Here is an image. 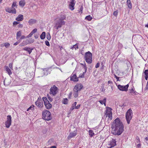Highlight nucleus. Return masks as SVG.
<instances>
[{"mask_svg":"<svg viewBox=\"0 0 148 148\" xmlns=\"http://www.w3.org/2000/svg\"><path fill=\"white\" fill-rule=\"evenodd\" d=\"M112 133L115 135H120L123 131L124 126L120 119L116 118L113 122L112 127Z\"/></svg>","mask_w":148,"mask_h":148,"instance_id":"nucleus-1","label":"nucleus"},{"mask_svg":"<svg viewBox=\"0 0 148 148\" xmlns=\"http://www.w3.org/2000/svg\"><path fill=\"white\" fill-rule=\"evenodd\" d=\"M50 112L48 110L44 111L42 113V119L47 121H49L51 119Z\"/></svg>","mask_w":148,"mask_h":148,"instance_id":"nucleus-2","label":"nucleus"},{"mask_svg":"<svg viewBox=\"0 0 148 148\" xmlns=\"http://www.w3.org/2000/svg\"><path fill=\"white\" fill-rule=\"evenodd\" d=\"M84 58L86 62L88 64H90L92 62V54L88 51L85 53Z\"/></svg>","mask_w":148,"mask_h":148,"instance_id":"nucleus-3","label":"nucleus"},{"mask_svg":"<svg viewBox=\"0 0 148 148\" xmlns=\"http://www.w3.org/2000/svg\"><path fill=\"white\" fill-rule=\"evenodd\" d=\"M132 111L130 109L128 110L125 114V117L128 124L130 123V121L132 118Z\"/></svg>","mask_w":148,"mask_h":148,"instance_id":"nucleus-4","label":"nucleus"},{"mask_svg":"<svg viewBox=\"0 0 148 148\" xmlns=\"http://www.w3.org/2000/svg\"><path fill=\"white\" fill-rule=\"evenodd\" d=\"M65 22L62 21L61 18H59L57 20L55 23L54 27L57 29L62 27V26L64 25Z\"/></svg>","mask_w":148,"mask_h":148,"instance_id":"nucleus-5","label":"nucleus"},{"mask_svg":"<svg viewBox=\"0 0 148 148\" xmlns=\"http://www.w3.org/2000/svg\"><path fill=\"white\" fill-rule=\"evenodd\" d=\"M42 99L46 108L48 109L51 108L52 107L51 104L49 103V102L47 100V98L46 97H43Z\"/></svg>","mask_w":148,"mask_h":148,"instance_id":"nucleus-6","label":"nucleus"},{"mask_svg":"<svg viewBox=\"0 0 148 148\" xmlns=\"http://www.w3.org/2000/svg\"><path fill=\"white\" fill-rule=\"evenodd\" d=\"M108 145L109 146H108V148H111L114 147L116 145V141L115 139L112 138L110 141L108 142Z\"/></svg>","mask_w":148,"mask_h":148,"instance_id":"nucleus-7","label":"nucleus"},{"mask_svg":"<svg viewBox=\"0 0 148 148\" xmlns=\"http://www.w3.org/2000/svg\"><path fill=\"white\" fill-rule=\"evenodd\" d=\"M58 89V88L54 85L50 89V94L52 95L53 96H55L57 92Z\"/></svg>","mask_w":148,"mask_h":148,"instance_id":"nucleus-8","label":"nucleus"},{"mask_svg":"<svg viewBox=\"0 0 148 148\" xmlns=\"http://www.w3.org/2000/svg\"><path fill=\"white\" fill-rule=\"evenodd\" d=\"M12 123V118L10 115H8L7 116V120L5 122V125L6 127L8 128L11 125Z\"/></svg>","mask_w":148,"mask_h":148,"instance_id":"nucleus-9","label":"nucleus"},{"mask_svg":"<svg viewBox=\"0 0 148 148\" xmlns=\"http://www.w3.org/2000/svg\"><path fill=\"white\" fill-rule=\"evenodd\" d=\"M129 85L128 84L125 86H121L119 85L117 86L118 88L120 90L127 91L128 90Z\"/></svg>","mask_w":148,"mask_h":148,"instance_id":"nucleus-10","label":"nucleus"},{"mask_svg":"<svg viewBox=\"0 0 148 148\" xmlns=\"http://www.w3.org/2000/svg\"><path fill=\"white\" fill-rule=\"evenodd\" d=\"M5 11L6 12L9 13L13 14H16V11L15 8H12V6L11 8H7L5 9Z\"/></svg>","mask_w":148,"mask_h":148,"instance_id":"nucleus-11","label":"nucleus"},{"mask_svg":"<svg viewBox=\"0 0 148 148\" xmlns=\"http://www.w3.org/2000/svg\"><path fill=\"white\" fill-rule=\"evenodd\" d=\"M35 103L40 108H41L43 106V102L41 98H38Z\"/></svg>","mask_w":148,"mask_h":148,"instance_id":"nucleus-12","label":"nucleus"},{"mask_svg":"<svg viewBox=\"0 0 148 148\" xmlns=\"http://www.w3.org/2000/svg\"><path fill=\"white\" fill-rule=\"evenodd\" d=\"M83 87V85L81 84H77L75 86L73 89L79 92L81 90Z\"/></svg>","mask_w":148,"mask_h":148,"instance_id":"nucleus-13","label":"nucleus"},{"mask_svg":"<svg viewBox=\"0 0 148 148\" xmlns=\"http://www.w3.org/2000/svg\"><path fill=\"white\" fill-rule=\"evenodd\" d=\"M77 130L74 131L73 132H71L70 133L69 136L68 137V139H70L72 138H73L74 136H75L77 134Z\"/></svg>","mask_w":148,"mask_h":148,"instance_id":"nucleus-14","label":"nucleus"},{"mask_svg":"<svg viewBox=\"0 0 148 148\" xmlns=\"http://www.w3.org/2000/svg\"><path fill=\"white\" fill-rule=\"evenodd\" d=\"M71 80L74 82H77L78 81V78L76 74H74L73 76H71Z\"/></svg>","mask_w":148,"mask_h":148,"instance_id":"nucleus-15","label":"nucleus"},{"mask_svg":"<svg viewBox=\"0 0 148 148\" xmlns=\"http://www.w3.org/2000/svg\"><path fill=\"white\" fill-rule=\"evenodd\" d=\"M37 31V29L36 28L34 29L27 36V38H29L31 37L32 35Z\"/></svg>","mask_w":148,"mask_h":148,"instance_id":"nucleus-16","label":"nucleus"},{"mask_svg":"<svg viewBox=\"0 0 148 148\" xmlns=\"http://www.w3.org/2000/svg\"><path fill=\"white\" fill-rule=\"evenodd\" d=\"M23 20V16L21 14L19 15L16 19V20L18 21H20Z\"/></svg>","mask_w":148,"mask_h":148,"instance_id":"nucleus-17","label":"nucleus"},{"mask_svg":"<svg viewBox=\"0 0 148 148\" xmlns=\"http://www.w3.org/2000/svg\"><path fill=\"white\" fill-rule=\"evenodd\" d=\"M23 49L25 51H27L30 54L32 52V50L33 49V48H30L29 47H25L23 48Z\"/></svg>","mask_w":148,"mask_h":148,"instance_id":"nucleus-18","label":"nucleus"},{"mask_svg":"<svg viewBox=\"0 0 148 148\" xmlns=\"http://www.w3.org/2000/svg\"><path fill=\"white\" fill-rule=\"evenodd\" d=\"M106 98H104L103 100H100L99 102L101 104H104L105 106H106Z\"/></svg>","mask_w":148,"mask_h":148,"instance_id":"nucleus-19","label":"nucleus"},{"mask_svg":"<svg viewBox=\"0 0 148 148\" xmlns=\"http://www.w3.org/2000/svg\"><path fill=\"white\" fill-rule=\"evenodd\" d=\"M5 71L7 72L8 73L9 75L12 74V72L11 71L10 69L8 66H5Z\"/></svg>","mask_w":148,"mask_h":148,"instance_id":"nucleus-20","label":"nucleus"},{"mask_svg":"<svg viewBox=\"0 0 148 148\" xmlns=\"http://www.w3.org/2000/svg\"><path fill=\"white\" fill-rule=\"evenodd\" d=\"M112 108L108 107H106L105 113H112Z\"/></svg>","mask_w":148,"mask_h":148,"instance_id":"nucleus-21","label":"nucleus"},{"mask_svg":"<svg viewBox=\"0 0 148 148\" xmlns=\"http://www.w3.org/2000/svg\"><path fill=\"white\" fill-rule=\"evenodd\" d=\"M78 92L79 91L73 89V95L76 98L78 97Z\"/></svg>","mask_w":148,"mask_h":148,"instance_id":"nucleus-22","label":"nucleus"},{"mask_svg":"<svg viewBox=\"0 0 148 148\" xmlns=\"http://www.w3.org/2000/svg\"><path fill=\"white\" fill-rule=\"evenodd\" d=\"M36 20L34 19H31L29 20L28 23L29 25H32L36 23Z\"/></svg>","mask_w":148,"mask_h":148,"instance_id":"nucleus-23","label":"nucleus"},{"mask_svg":"<svg viewBox=\"0 0 148 148\" xmlns=\"http://www.w3.org/2000/svg\"><path fill=\"white\" fill-rule=\"evenodd\" d=\"M127 3L128 7L131 9L132 8V3L130 0H127Z\"/></svg>","mask_w":148,"mask_h":148,"instance_id":"nucleus-24","label":"nucleus"},{"mask_svg":"<svg viewBox=\"0 0 148 148\" xmlns=\"http://www.w3.org/2000/svg\"><path fill=\"white\" fill-rule=\"evenodd\" d=\"M21 31H18L16 34V39L18 40L19 38V37L21 36Z\"/></svg>","mask_w":148,"mask_h":148,"instance_id":"nucleus-25","label":"nucleus"},{"mask_svg":"<svg viewBox=\"0 0 148 148\" xmlns=\"http://www.w3.org/2000/svg\"><path fill=\"white\" fill-rule=\"evenodd\" d=\"M46 36V33L45 32H43L40 36V38L41 39H44Z\"/></svg>","mask_w":148,"mask_h":148,"instance_id":"nucleus-26","label":"nucleus"},{"mask_svg":"<svg viewBox=\"0 0 148 148\" xmlns=\"http://www.w3.org/2000/svg\"><path fill=\"white\" fill-rule=\"evenodd\" d=\"M28 43L27 42V40L23 41L22 43H21L19 45V46L20 47H23L26 45Z\"/></svg>","mask_w":148,"mask_h":148,"instance_id":"nucleus-27","label":"nucleus"},{"mask_svg":"<svg viewBox=\"0 0 148 148\" xmlns=\"http://www.w3.org/2000/svg\"><path fill=\"white\" fill-rule=\"evenodd\" d=\"M25 2L24 0H21L19 1V5L23 7L25 4Z\"/></svg>","mask_w":148,"mask_h":148,"instance_id":"nucleus-28","label":"nucleus"},{"mask_svg":"<svg viewBox=\"0 0 148 148\" xmlns=\"http://www.w3.org/2000/svg\"><path fill=\"white\" fill-rule=\"evenodd\" d=\"M105 115H106V116H108L109 118H110L111 120L112 119V113H105Z\"/></svg>","mask_w":148,"mask_h":148,"instance_id":"nucleus-29","label":"nucleus"},{"mask_svg":"<svg viewBox=\"0 0 148 148\" xmlns=\"http://www.w3.org/2000/svg\"><path fill=\"white\" fill-rule=\"evenodd\" d=\"M113 82L112 81H109L108 82V85L110 86L112 90V85Z\"/></svg>","mask_w":148,"mask_h":148,"instance_id":"nucleus-30","label":"nucleus"},{"mask_svg":"<svg viewBox=\"0 0 148 148\" xmlns=\"http://www.w3.org/2000/svg\"><path fill=\"white\" fill-rule=\"evenodd\" d=\"M75 5L69 3V8L71 10H73L74 9V6Z\"/></svg>","mask_w":148,"mask_h":148,"instance_id":"nucleus-31","label":"nucleus"},{"mask_svg":"<svg viewBox=\"0 0 148 148\" xmlns=\"http://www.w3.org/2000/svg\"><path fill=\"white\" fill-rule=\"evenodd\" d=\"M89 135L91 137H92L94 135V133L93 131L92 130H89Z\"/></svg>","mask_w":148,"mask_h":148,"instance_id":"nucleus-32","label":"nucleus"},{"mask_svg":"<svg viewBox=\"0 0 148 148\" xmlns=\"http://www.w3.org/2000/svg\"><path fill=\"white\" fill-rule=\"evenodd\" d=\"M85 19L88 21H90L92 19V17L90 15H89L86 16Z\"/></svg>","mask_w":148,"mask_h":148,"instance_id":"nucleus-33","label":"nucleus"},{"mask_svg":"<svg viewBox=\"0 0 148 148\" xmlns=\"http://www.w3.org/2000/svg\"><path fill=\"white\" fill-rule=\"evenodd\" d=\"M12 6V8L15 7L16 8H17V5L16 4V1L13 2Z\"/></svg>","mask_w":148,"mask_h":148,"instance_id":"nucleus-34","label":"nucleus"},{"mask_svg":"<svg viewBox=\"0 0 148 148\" xmlns=\"http://www.w3.org/2000/svg\"><path fill=\"white\" fill-rule=\"evenodd\" d=\"M68 99L67 98L64 99L62 102L63 103L66 104L68 103Z\"/></svg>","mask_w":148,"mask_h":148,"instance_id":"nucleus-35","label":"nucleus"},{"mask_svg":"<svg viewBox=\"0 0 148 148\" xmlns=\"http://www.w3.org/2000/svg\"><path fill=\"white\" fill-rule=\"evenodd\" d=\"M46 37L48 40H49L51 39V36L49 33H48L47 34Z\"/></svg>","mask_w":148,"mask_h":148,"instance_id":"nucleus-36","label":"nucleus"},{"mask_svg":"<svg viewBox=\"0 0 148 148\" xmlns=\"http://www.w3.org/2000/svg\"><path fill=\"white\" fill-rule=\"evenodd\" d=\"M66 18V17L65 16L62 15H60V17L59 18H61L62 21L65 19Z\"/></svg>","mask_w":148,"mask_h":148,"instance_id":"nucleus-37","label":"nucleus"},{"mask_svg":"<svg viewBox=\"0 0 148 148\" xmlns=\"http://www.w3.org/2000/svg\"><path fill=\"white\" fill-rule=\"evenodd\" d=\"M10 45V44L8 43H5L4 44V46L6 47V48H8L9 47Z\"/></svg>","mask_w":148,"mask_h":148,"instance_id":"nucleus-38","label":"nucleus"},{"mask_svg":"<svg viewBox=\"0 0 148 148\" xmlns=\"http://www.w3.org/2000/svg\"><path fill=\"white\" fill-rule=\"evenodd\" d=\"M84 69H85V71L82 74H84H84L86 72V71H87V67H86V65H84Z\"/></svg>","mask_w":148,"mask_h":148,"instance_id":"nucleus-39","label":"nucleus"},{"mask_svg":"<svg viewBox=\"0 0 148 148\" xmlns=\"http://www.w3.org/2000/svg\"><path fill=\"white\" fill-rule=\"evenodd\" d=\"M118 12L117 11H115L113 12V15L115 16H116L118 14Z\"/></svg>","mask_w":148,"mask_h":148,"instance_id":"nucleus-40","label":"nucleus"},{"mask_svg":"<svg viewBox=\"0 0 148 148\" xmlns=\"http://www.w3.org/2000/svg\"><path fill=\"white\" fill-rule=\"evenodd\" d=\"M75 0H71V2L69 3L75 5Z\"/></svg>","mask_w":148,"mask_h":148,"instance_id":"nucleus-41","label":"nucleus"},{"mask_svg":"<svg viewBox=\"0 0 148 148\" xmlns=\"http://www.w3.org/2000/svg\"><path fill=\"white\" fill-rule=\"evenodd\" d=\"M144 73L145 75H148V70H146L145 71Z\"/></svg>","mask_w":148,"mask_h":148,"instance_id":"nucleus-42","label":"nucleus"},{"mask_svg":"<svg viewBox=\"0 0 148 148\" xmlns=\"http://www.w3.org/2000/svg\"><path fill=\"white\" fill-rule=\"evenodd\" d=\"M45 44L46 45H47L48 46H50V44L49 43V41H48L47 40H46L45 41Z\"/></svg>","mask_w":148,"mask_h":148,"instance_id":"nucleus-43","label":"nucleus"},{"mask_svg":"<svg viewBox=\"0 0 148 148\" xmlns=\"http://www.w3.org/2000/svg\"><path fill=\"white\" fill-rule=\"evenodd\" d=\"M72 48H75V49H78V46L76 44L75 45H73Z\"/></svg>","mask_w":148,"mask_h":148,"instance_id":"nucleus-44","label":"nucleus"},{"mask_svg":"<svg viewBox=\"0 0 148 148\" xmlns=\"http://www.w3.org/2000/svg\"><path fill=\"white\" fill-rule=\"evenodd\" d=\"M9 66L11 69H13L12 63H10L9 64Z\"/></svg>","mask_w":148,"mask_h":148,"instance_id":"nucleus-45","label":"nucleus"},{"mask_svg":"<svg viewBox=\"0 0 148 148\" xmlns=\"http://www.w3.org/2000/svg\"><path fill=\"white\" fill-rule=\"evenodd\" d=\"M83 10V8L82 6H81L80 9V11H79V12L80 13H82V10Z\"/></svg>","mask_w":148,"mask_h":148,"instance_id":"nucleus-46","label":"nucleus"},{"mask_svg":"<svg viewBox=\"0 0 148 148\" xmlns=\"http://www.w3.org/2000/svg\"><path fill=\"white\" fill-rule=\"evenodd\" d=\"M47 97L48 98V99L50 102H51L53 101V99L52 98H51L49 96H48Z\"/></svg>","mask_w":148,"mask_h":148,"instance_id":"nucleus-47","label":"nucleus"},{"mask_svg":"<svg viewBox=\"0 0 148 148\" xmlns=\"http://www.w3.org/2000/svg\"><path fill=\"white\" fill-rule=\"evenodd\" d=\"M19 23V22H17V21H14L13 23V25H16L18 24Z\"/></svg>","mask_w":148,"mask_h":148,"instance_id":"nucleus-48","label":"nucleus"},{"mask_svg":"<svg viewBox=\"0 0 148 148\" xmlns=\"http://www.w3.org/2000/svg\"><path fill=\"white\" fill-rule=\"evenodd\" d=\"M80 104L78 105L77 106H75V109H78L79 108V107H80Z\"/></svg>","mask_w":148,"mask_h":148,"instance_id":"nucleus-49","label":"nucleus"},{"mask_svg":"<svg viewBox=\"0 0 148 148\" xmlns=\"http://www.w3.org/2000/svg\"><path fill=\"white\" fill-rule=\"evenodd\" d=\"M131 93H132V95H135L136 94V92L134 91Z\"/></svg>","mask_w":148,"mask_h":148,"instance_id":"nucleus-50","label":"nucleus"},{"mask_svg":"<svg viewBox=\"0 0 148 148\" xmlns=\"http://www.w3.org/2000/svg\"><path fill=\"white\" fill-rule=\"evenodd\" d=\"M72 92H71L69 93V98H71V96H72Z\"/></svg>","mask_w":148,"mask_h":148,"instance_id":"nucleus-51","label":"nucleus"},{"mask_svg":"<svg viewBox=\"0 0 148 148\" xmlns=\"http://www.w3.org/2000/svg\"><path fill=\"white\" fill-rule=\"evenodd\" d=\"M25 38V36H24L23 35V36H21V37L20 38V39L21 40L23 39L24 38Z\"/></svg>","mask_w":148,"mask_h":148,"instance_id":"nucleus-52","label":"nucleus"},{"mask_svg":"<svg viewBox=\"0 0 148 148\" xmlns=\"http://www.w3.org/2000/svg\"><path fill=\"white\" fill-rule=\"evenodd\" d=\"M99 63H98L96 64V65H95V67L96 68H98V67H99Z\"/></svg>","mask_w":148,"mask_h":148,"instance_id":"nucleus-53","label":"nucleus"},{"mask_svg":"<svg viewBox=\"0 0 148 148\" xmlns=\"http://www.w3.org/2000/svg\"><path fill=\"white\" fill-rule=\"evenodd\" d=\"M76 104L77 102H75L73 104H72V106H73V107H75V106H76Z\"/></svg>","mask_w":148,"mask_h":148,"instance_id":"nucleus-54","label":"nucleus"},{"mask_svg":"<svg viewBox=\"0 0 148 148\" xmlns=\"http://www.w3.org/2000/svg\"><path fill=\"white\" fill-rule=\"evenodd\" d=\"M23 27V25L22 24H20L18 25V27L19 28H22Z\"/></svg>","mask_w":148,"mask_h":148,"instance_id":"nucleus-55","label":"nucleus"},{"mask_svg":"<svg viewBox=\"0 0 148 148\" xmlns=\"http://www.w3.org/2000/svg\"><path fill=\"white\" fill-rule=\"evenodd\" d=\"M74 108H75V107H73V106H72L71 108L70 109V110L72 111L73 110Z\"/></svg>","mask_w":148,"mask_h":148,"instance_id":"nucleus-56","label":"nucleus"},{"mask_svg":"<svg viewBox=\"0 0 148 148\" xmlns=\"http://www.w3.org/2000/svg\"><path fill=\"white\" fill-rule=\"evenodd\" d=\"M34 37L35 38L37 39L38 38V35H36L34 36Z\"/></svg>","mask_w":148,"mask_h":148,"instance_id":"nucleus-57","label":"nucleus"},{"mask_svg":"<svg viewBox=\"0 0 148 148\" xmlns=\"http://www.w3.org/2000/svg\"><path fill=\"white\" fill-rule=\"evenodd\" d=\"M134 91V90L132 88L130 90V93H131V92H133Z\"/></svg>","mask_w":148,"mask_h":148,"instance_id":"nucleus-58","label":"nucleus"},{"mask_svg":"<svg viewBox=\"0 0 148 148\" xmlns=\"http://www.w3.org/2000/svg\"><path fill=\"white\" fill-rule=\"evenodd\" d=\"M84 77V74H82V75H80L79 76V77Z\"/></svg>","mask_w":148,"mask_h":148,"instance_id":"nucleus-59","label":"nucleus"},{"mask_svg":"<svg viewBox=\"0 0 148 148\" xmlns=\"http://www.w3.org/2000/svg\"><path fill=\"white\" fill-rule=\"evenodd\" d=\"M148 77V75H145V78L146 80H147Z\"/></svg>","mask_w":148,"mask_h":148,"instance_id":"nucleus-60","label":"nucleus"},{"mask_svg":"<svg viewBox=\"0 0 148 148\" xmlns=\"http://www.w3.org/2000/svg\"><path fill=\"white\" fill-rule=\"evenodd\" d=\"M33 108L31 106L29 108L27 109V111H29V110L30 109H32Z\"/></svg>","mask_w":148,"mask_h":148,"instance_id":"nucleus-61","label":"nucleus"},{"mask_svg":"<svg viewBox=\"0 0 148 148\" xmlns=\"http://www.w3.org/2000/svg\"><path fill=\"white\" fill-rule=\"evenodd\" d=\"M145 89L146 90H148V85L147 84L146 86L145 87Z\"/></svg>","mask_w":148,"mask_h":148,"instance_id":"nucleus-62","label":"nucleus"},{"mask_svg":"<svg viewBox=\"0 0 148 148\" xmlns=\"http://www.w3.org/2000/svg\"><path fill=\"white\" fill-rule=\"evenodd\" d=\"M50 148H56V147L55 146H51Z\"/></svg>","mask_w":148,"mask_h":148,"instance_id":"nucleus-63","label":"nucleus"},{"mask_svg":"<svg viewBox=\"0 0 148 148\" xmlns=\"http://www.w3.org/2000/svg\"><path fill=\"white\" fill-rule=\"evenodd\" d=\"M145 27H147L148 28V23L147 24L145 25Z\"/></svg>","mask_w":148,"mask_h":148,"instance_id":"nucleus-64","label":"nucleus"}]
</instances>
